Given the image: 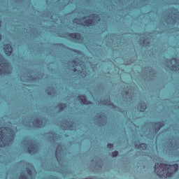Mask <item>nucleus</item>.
Instances as JSON below:
<instances>
[{
    "label": "nucleus",
    "mask_w": 179,
    "mask_h": 179,
    "mask_svg": "<svg viewBox=\"0 0 179 179\" xmlns=\"http://www.w3.org/2000/svg\"><path fill=\"white\" fill-rule=\"evenodd\" d=\"M166 166L167 164H166L159 163V162L155 163V170H154L155 174H157V176L159 177L162 176L164 171V168L166 167Z\"/></svg>",
    "instance_id": "obj_1"
},
{
    "label": "nucleus",
    "mask_w": 179,
    "mask_h": 179,
    "mask_svg": "<svg viewBox=\"0 0 179 179\" xmlns=\"http://www.w3.org/2000/svg\"><path fill=\"white\" fill-rule=\"evenodd\" d=\"M117 156H118V151H114L112 152L113 157H117Z\"/></svg>",
    "instance_id": "obj_15"
},
{
    "label": "nucleus",
    "mask_w": 179,
    "mask_h": 179,
    "mask_svg": "<svg viewBox=\"0 0 179 179\" xmlns=\"http://www.w3.org/2000/svg\"><path fill=\"white\" fill-rule=\"evenodd\" d=\"M68 36L75 40H80L82 38V35L80 33H69Z\"/></svg>",
    "instance_id": "obj_3"
},
{
    "label": "nucleus",
    "mask_w": 179,
    "mask_h": 179,
    "mask_svg": "<svg viewBox=\"0 0 179 179\" xmlns=\"http://www.w3.org/2000/svg\"><path fill=\"white\" fill-rule=\"evenodd\" d=\"M171 176H173V173H166V177H171Z\"/></svg>",
    "instance_id": "obj_17"
},
{
    "label": "nucleus",
    "mask_w": 179,
    "mask_h": 179,
    "mask_svg": "<svg viewBox=\"0 0 179 179\" xmlns=\"http://www.w3.org/2000/svg\"><path fill=\"white\" fill-rule=\"evenodd\" d=\"M3 51L6 55L10 57V55H12V52H13V48H12V45L8 43L4 45Z\"/></svg>",
    "instance_id": "obj_2"
},
{
    "label": "nucleus",
    "mask_w": 179,
    "mask_h": 179,
    "mask_svg": "<svg viewBox=\"0 0 179 179\" xmlns=\"http://www.w3.org/2000/svg\"><path fill=\"white\" fill-rule=\"evenodd\" d=\"M108 149H114V144L113 143H108L107 144Z\"/></svg>",
    "instance_id": "obj_13"
},
{
    "label": "nucleus",
    "mask_w": 179,
    "mask_h": 179,
    "mask_svg": "<svg viewBox=\"0 0 179 179\" xmlns=\"http://www.w3.org/2000/svg\"><path fill=\"white\" fill-rule=\"evenodd\" d=\"M79 20V19L78 18H74L73 20V23H78V21Z\"/></svg>",
    "instance_id": "obj_16"
},
{
    "label": "nucleus",
    "mask_w": 179,
    "mask_h": 179,
    "mask_svg": "<svg viewBox=\"0 0 179 179\" xmlns=\"http://www.w3.org/2000/svg\"><path fill=\"white\" fill-rule=\"evenodd\" d=\"M1 20H0V26H1Z\"/></svg>",
    "instance_id": "obj_21"
},
{
    "label": "nucleus",
    "mask_w": 179,
    "mask_h": 179,
    "mask_svg": "<svg viewBox=\"0 0 179 179\" xmlns=\"http://www.w3.org/2000/svg\"><path fill=\"white\" fill-rule=\"evenodd\" d=\"M35 124L36 125H38V128H41L43 127V120L40 119H36L35 120Z\"/></svg>",
    "instance_id": "obj_7"
},
{
    "label": "nucleus",
    "mask_w": 179,
    "mask_h": 179,
    "mask_svg": "<svg viewBox=\"0 0 179 179\" xmlns=\"http://www.w3.org/2000/svg\"><path fill=\"white\" fill-rule=\"evenodd\" d=\"M136 148L137 149H141V148H144L145 149H146V148H148V144H146V143H141L140 145H136Z\"/></svg>",
    "instance_id": "obj_9"
},
{
    "label": "nucleus",
    "mask_w": 179,
    "mask_h": 179,
    "mask_svg": "<svg viewBox=\"0 0 179 179\" xmlns=\"http://www.w3.org/2000/svg\"><path fill=\"white\" fill-rule=\"evenodd\" d=\"M78 99L83 104H89V101L85 94H80L78 96Z\"/></svg>",
    "instance_id": "obj_4"
},
{
    "label": "nucleus",
    "mask_w": 179,
    "mask_h": 179,
    "mask_svg": "<svg viewBox=\"0 0 179 179\" xmlns=\"http://www.w3.org/2000/svg\"><path fill=\"white\" fill-rule=\"evenodd\" d=\"M138 107H140V111L141 113H143L146 110V103H145V102H142L141 103H138Z\"/></svg>",
    "instance_id": "obj_6"
},
{
    "label": "nucleus",
    "mask_w": 179,
    "mask_h": 179,
    "mask_svg": "<svg viewBox=\"0 0 179 179\" xmlns=\"http://www.w3.org/2000/svg\"><path fill=\"white\" fill-rule=\"evenodd\" d=\"M85 24H86V26L90 27L92 24H94V21L93 20H86L85 21H84Z\"/></svg>",
    "instance_id": "obj_8"
},
{
    "label": "nucleus",
    "mask_w": 179,
    "mask_h": 179,
    "mask_svg": "<svg viewBox=\"0 0 179 179\" xmlns=\"http://www.w3.org/2000/svg\"><path fill=\"white\" fill-rule=\"evenodd\" d=\"M83 19H86V17H84Z\"/></svg>",
    "instance_id": "obj_20"
},
{
    "label": "nucleus",
    "mask_w": 179,
    "mask_h": 179,
    "mask_svg": "<svg viewBox=\"0 0 179 179\" xmlns=\"http://www.w3.org/2000/svg\"><path fill=\"white\" fill-rule=\"evenodd\" d=\"M92 16H96V14H93Z\"/></svg>",
    "instance_id": "obj_19"
},
{
    "label": "nucleus",
    "mask_w": 179,
    "mask_h": 179,
    "mask_svg": "<svg viewBox=\"0 0 179 179\" xmlns=\"http://www.w3.org/2000/svg\"><path fill=\"white\" fill-rule=\"evenodd\" d=\"M27 173L29 174V176H33V171L29 168L27 169Z\"/></svg>",
    "instance_id": "obj_14"
},
{
    "label": "nucleus",
    "mask_w": 179,
    "mask_h": 179,
    "mask_svg": "<svg viewBox=\"0 0 179 179\" xmlns=\"http://www.w3.org/2000/svg\"><path fill=\"white\" fill-rule=\"evenodd\" d=\"M36 148L35 147H29L28 148V152L30 155H31V153H35L36 152Z\"/></svg>",
    "instance_id": "obj_10"
},
{
    "label": "nucleus",
    "mask_w": 179,
    "mask_h": 179,
    "mask_svg": "<svg viewBox=\"0 0 179 179\" xmlns=\"http://www.w3.org/2000/svg\"><path fill=\"white\" fill-rule=\"evenodd\" d=\"M169 167L174 169L175 171H177V170H178V164H175L173 165H169Z\"/></svg>",
    "instance_id": "obj_12"
},
{
    "label": "nucleus",
    "mask_w": 179,
    "mask_h": 179,
    "mask_svg": "<svg viewBox=\"0 0 179 179\" xmlns=\"http://www.w3.org/2000/svg\"><path fill=\"white\" fill-rule=\"evenodd\" d=\"M2 40V34H0V41Z\"/></svg>",
    "instance_id": "obj_18"
},
{
    "label": "nucleus",
    "mask_w": 179,
    "mask_h": 179,
    "mask_svg": "<svg viewBox=\"0 0 179 179\" xmlns=\"http://www.w3.org/2000/svg\"><path fill=\"white\" fill-rule=\"evenodd\" d=\"M154 125H155L156 127V131H159L160 129H162V127H163V122H155L154 123Z\"/></svg>",
    "instance_id": "obj_5"
},
{
    "label": "nucleus",
    "mask_w": 179,
    "mask_h": 179,
    "mask_svg": "<svg viewBox=\"0 0 179 179\" xmlns=\"http://www.w3.org/2000/svg\"><path fill=\"white\" fill-rule=\"evenodd\" d=\"M57 106L59 107V108L60 109V110H64V108H65V107H66V104H65V103H59L58 105H57Z\"/></svg>",
    "instance_id": "obj_11"
}]
</instances>
